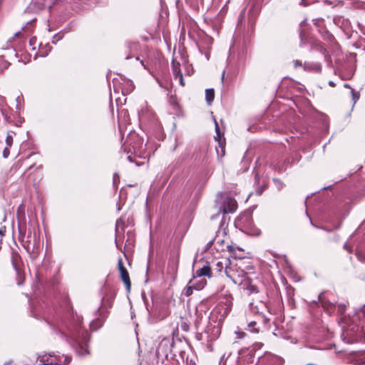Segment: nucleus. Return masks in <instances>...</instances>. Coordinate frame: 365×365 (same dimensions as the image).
Returning a JSON list of instances; mask_svg holds the SVG:
<instances>
[{
  "label": "nucleus",
  "instance_id": "14",
  "mask_svg": "<svg viewBox=\"0 0 365 365\" xmlns=\"http://www.w3.org/2000/svg\"><path fill=\"white\" fill-rule=\"evenodd\" d=\"M215 131H216V134H217V138H218V140H219V145L220 147H222V153L220 154V156L223 157L225 155V148L222 146V143H221V140H220L221 133L220 130V127H219L218 123L216 121V120H215Z\"/></svg>",
  "mask_w": 365,
  "mask_h": 365
},
{
  "label": "nucleus",
  "instance_id": "35",
  "mask_svg": "<svg viewBox=\"0 0 365 365\" xmlns=\"http://www.w3.org/2000/svg\"><path fill=\"white\" fill-rule=\"evenodd\" d=\"M255 324H256V323H255V322H250V323L249 324V327H252V326L255 325Z\"/></svg>",
  "mask_w": 365,
  "mask_h": 365
},
{
  "label": "nucleus",
  "instance_id": "34",
  "mask_svg": "<svg viewBox=\"0 0 365 365\" xmlns=\"http://www.w3.org/2000/svg\"><path fill=\"white\" fill-rule=\"evenodd\" d=\"M65 360H66V363H67V364H68V363H70V362H71V359H70V358H68V357H67V356L65 358Z\"/></svg>",
  "mask_w": 365,
  "mask_h": 365
},
{
  "label": "nucleus",
  "instance_id": "1",
  "mask_svg": "<svg viewBox=\"0 0 365 365\" xmlns=\"http://www.w3.org/2000/svg\"><path fill=\"white\" fill-rule=\"evenodd\" d=\"M242 263L241 260L235 259L229 262V265L225 267V274L236 284H245L247 285L249 282L247 279V273L242 269Z\"/></svg>",
  "mask_w": 365,
  "mask_h": 365
},
{
  "label": "nucleus",
  "instance_id": "6",
  "mask_svg": "<svg viewBox=\"0 0 365 365\" xmlns=\"http://www.w3.org/2000/svg\"><path fill=\"white\" fill-rule=\"evenodd\" d=\"M118 267L120 272V277L123 282L125 284L126 289L129 292L130 290L131 282L128 272L123 265L122 258H119L118 260Z\"/></svg>",
  "mask_w": 365,
  "mask_h": 365
},
{
  "label": "nucleus",
  "instance_id": "12",
  "mask_svg": "<svg viewBox=\"0 0 365 365\" xmlns=\"http://www.w3.org/2000/svg\"><path fill=\"white\" fill-rule=\"evenodd\" d=\"M191 281L195 282V289L196 290H200L207 284V281L205 278H197V279H195V277H193V279H191Z\"/></svg>",
  "mask_w": 365,
  "mask_h": 365
},
{
  "label": "nucleus",
  "instance_id": "23",
  "mask_svg": "<svg viewBox=\"0 0 365 365\" xmlns=\"http://www.w3.org/2000/svg\"><path fill=\"white\" fill-rule=\"evenodd\" d=\"M351 93L352 96L353 104H355L359 98V94L357 92H355L353 89H351Z\"/></svg>",
  "mask_w": 365,
  "mask_h": 365
},
{
  "label": "nucleus",
  "instance_id": "27",
  "mask_svg": "<svg viewBox=\"0 0 365 365\" xmlns=\"http://www.w3.org/2000/svg\"><path fill=\"white\" fill-rule=\"evenodd\" d=\"M119 179H120V178H119L118 174V173H114V174H113V184H114L115 185L118 183V182L119 181Z\"/></svg>",
  "mask_w": 365,
  "mask_h": 365
},
{
  "label": "nucleus",
  "instance_id": "46",
  "mask_svg": "<svg viewBox=\"0 0 365 365\" xmlns=\"http://www.w3.org/2000/svg\"><path fill=\"white\" fill-rule=\"evenodd\" d=\"M244 334H242V335L240 336V338H242Z\"/></svg>",
  "mask_w": 365,
  "mask_h": 365
},
{
  "label": "nucleus",
  "instance_id": "11",
  "mask_svg": "<svg viewBox=\"0 0 365 365\" xmlns=\"http://www.w3.org/2000/svg\"><path fill=\"white\" fill-rule=\"evenodd\" d=\"M247 279L249 282V284L245 285V284H242L240 286H242V289L247 290L250 293H257L258 292V287L255 284H253V282L250 277H247Z\"/></svg>",
  "mask_w": 365,
  "mask_h": 365
},
{
  "label": "nucleus",
  "instance_id": "15",
  "mask_svg": "<svg viewBox=\"0 0 365 365\" xmlns=\"http://www.w3.org/2000/svg\"><path fill=\"white\" fill-rule=\"evenodd\" d=\"M229 262L231 260L225 259L223 261H220L216 263V269L218 272H221L222 269L225 270L226 266L229 265Z\"/></svg>",
  "mask_w": 365,
  "mask_h": 365
},
{
  "label": "nucleus",
  "instance_id": "16",
  "mask_svg": "<svg viewBox=\"0 0 365 365\" xmlns=\"http://www.w3.org/2000/svg\"><path fill=\"white\" fill-rule=\"evenodd\" d=\"M180 66L179 63H175L174 61H173L172 71H173V73L175 76V77L182 75Z\"/></svg>",
  "mask_w": 365,
  "mask_h": 365
},
{
  "label": "nucleus",
  "instance_id": "3",
  "mask_svg": "<svg viewBox=\"0 0 365 365\" xmlns=\"http://www.w3.org/2000/svg\"><path fill=\"white\" fill-rule=\"evenodd\" d=\"M115 297V293L110 290L106 296L103 297L101 300L102 307L97 310L98 317L93 319L91 324V328L93 330H96L100 328L108 316V312H105L103 309V307L110 308L113 304V299Z\"/></svg>",
  "mask_w": 365,
  "mask_h": 365
},
{
  "label": "nucleus",
  "instance_id": "44",
  "mask_svg": "<svg viewBox=\"0 0 365 365\" xmlns=\"http://www.w3.org/2000/svg\"><path fill=\"white\" fill-rule=\"evenodd\" d=\"M345 87H349L348 84L344 85Z\"/></svg>",
  "mask_w": 365,
  "mask_h": 365
},
{
  "label": "nucleus",
  "instance_id": "4",
  "mask_svg": "<svg viewBox=\"0 0 365 365\" xmlns=\"http://www.w3.org/2000/svg\"><path fill=\"white\" fill-rule=\"evenodd\" d=\"M341 339L348 344L364 341L363 330L359 325L354 323L350 324L346 328L343 327Z\"/></svg>",
  "mask_w": 365,
  "mask_h": 365
},
{
  "label": "nucleus",
  "instance_id": "9",
  "mask_svg": "<svg viewBox=\"0 0 365 365\" xmlns=\"http://www.w3.org/2000/svg\"><path fill=\"white\" fill-rule=\"evenodd\" d=\"M205 276H207L209 277L211 276V269L208 265H205L203 267L197 269L194 274L195 279H197V278H202V277Z\"/></svg>",
  "mask_w": 365,
  "mask_h": 365
},
{
  "label": "nucleus",
  "instance_id": "20",
  "mask_svg": "<svg viewBox=\"0 0 365 365\" xmlns=\"http://www.w3.org/2000/svg\"><path fill=\"white\" fill-rule=\"evenodd\" d=\"M29 46L31 47V49L34 51L36 49V46H38L40 48L41 44L38 43L37 38L36 37H32L29 40Z\"/></svg>",
  "mask_w": 365,
  "mask_h": 365
},
{
  "label": "nucleus",
  "instance_id": "40",
  "mask_svg": "<svg viewBox=\"0 0 365 365\" xmlns=\"http://www.w3.org/2000/svg\"><path fill=\"white\" fill-rule=\"evenodd\" d=\"M362 312H363V314L364 315L365 317V306L364 307V308L362 309Z\"/></svg>",
  "mask_w": 365,
  "mask_h": 365
},
{
  "label": "nucleus",
  "instance_id": "8",
  "mask_svg": "<svg viewBox=\"0 0 365 365\" xmlns=\"http://www.w3.org/2000/svg\"><path fill=\"white\" fill-rule=\"evenodd\" d=\"M237 208V201L230 197L225 198L222 202V212L223 213L234 212Z\"/></svg>",
  "mask_w": 365,
  "mask_h": 365
},
{
  "label": "nucleus",
  "instance_id": "29",
  "mask_svg": "<svg viewBox=\"0 0 365 365\" xmlns=\"http://www.w3.org/2000/svg\"><path fill=\"white\" fill-rule=\"evenodd\" d=\"M9 154V150L7 148H5L4 152H3L4 157V158H7Z\"/></svg>",
  "mask_w": 365,
  "mask_h": 365
},
{
  "label": "nucleus",
  "instance_id": "45",
  "mask_svg": "<svg viewBox=\"0 0 365 365\" xmlns=\"http://www.w3.org/2000/svg\"><path fill=\"white\" fill-rule=\"evenodd\" d=\"M128 158L129 160H131L130 156H128Z\"/></svg>",
  "mask_w": 365,
  "mask_h": 365
},
{
  "label": "nucleus",
  "instance_id": "2",
  "mask_svg": "<svg viewBox=\"0 0 365 365\" xmlns=\"http://www.w3.org/2000/svg\"><path fill=\"white\" fill-rule=\"evenodd\" d=\"M235 225L242 232L252 236H258L261 231L255 227L252 220V212L247 210L240 214L235 221Z\"/></svg>",
  "mask_w": 365,
  "mask_h": 365
},
{
  "label": "nucleus",
  "instance_id": "31",
  "mask_svg": "<svg viewBox=\"0 0 365 365\" xmlns=\"http://www.w3.org/2000/svg\"><path fill=\"white\" fill-rule=\"evenodd\" d=\"M294 63L295 67L298 66L299 65H301V63L298 60L294 61Z\"/></svg>",
  "mask_w": 365,
  "mask_h": 365
},
{
  "label": "nucleus",
  "instance_id": "33",
  "mask_svg": "<svg viewBox=\"0 0 365 365\" xmlns=\"http://www.w3.org/2000/svg\"><path fill=\"white\" fill-rule=\"evenodd\" d=\"M356 255L357 258H358L359 260H361V261H362V260H363V259H362V257H361L359 254L356 253Z\"/></svg>",
  "mask_w": 365,
  "mask_h": 365
},
{
  "label": "nucleus",
  "instance_id": "37",
  "mask_svg": "<svg viewBox=\"0 0 365 365\" xmlns=\"http://www.w3.org/2000/svg\"><path fill=\"white\" fill-rule=\"evenodd\" d=\"M250 331H252V332H258V329H255V328L251 329Z\"/></svg>",
  "mask_w": 365,
  "mask_h": 365
},
{
  "label": "nucleus",
  "instance_id": "41",
  "mask_svg": "<svg viewBox=\"0 0 365 365\" xmlns=\"http://www.w3.org/2000/svg\"><path fill=\"white\" fill-rule=\"evenodd\" d=\"M76 342L80 345V346H83L81 344V342L78 340V339H76Z\"/></svg>",
  "mask_w": 365,
  "mask_h": 365
},
{
  "label": "nucleus",
  "instance_id": "10",
  "mask_svg": "<svg viewBox=\"0 0 365 365\" xmlns=\"http://www.w3.org/2000/svg\"><path fill=\"white\" fill-rule=\"evenodd\" d=\"M266 307V304L262 301L258 302H252L250 303V309L253 313H262L260 310Z\"/></svg>",
  "mask_w": 365,
  "mask_h": 365
},
{
  "label": "nucleus",
  "instance_id": "42",
  "mask_svg": "<svg viewBox=\"0 0 365 365\" xmlns=\"http://www.w3.org/2000/svg\"><path fill=\"white\" fill-rule=\"evenodd\" d=\"M120 223V220H118L117 222H116V227L118 226V224Z\"/></svg>",
  "mask_w": 365,
  "mask_h": 365
},
{
  "label": "nucleus",
  "instance_id": "32",
  "mask_svg": "<svg viewBox=\"0 0 365 365\" xmlns=\"http://www.w3.org/2000/svg\"><path fill=\"white\" fill-rule=\"evenodd\" d=\"M228 250L231 252H234V247L232 246H227Z\"/></svg>",
  "mask_w": 365,
  "mask_h": 365
},
{
  "label": "nucleus",
  "instance_id": "26",
  "mask_svg": "<svg viewBox=\"0 0 365 365\" xmlns=\"http://www.w3.org/2000/svg\"><path fill=\"white\" fill-rule=\"evenodd\" d=\"M12 136L11 135H7L6 137V144L9 145V146H11V144H12Z\"/></svg>",
  "mask_w": 365,
  "mask_h": 365
},
{
  "label": "nucleus",
  "instance_id": "30",
  "mask_svg": "<svg viewBox=\"0 0 365 365\" xmlns=\"http://www.w3.org/2000/svg\"><path fill=\"white\" fill-rule=\"evenodd\" d=\"M344 248L345 250H346L349 252H350V253L351 252V249L348 246V244H347V243H345V244L344 245Z\"/></svg>",
  "mask_w": 365,
  "mask_h": 365
},
{
  "label": "nucleus",
  "instance_id": "47",
  "mask_svg": "<svg viewBox=\"0 0 365 365\" xmlns=\"http://www.w3.org/2000/svg\"><path fill=\"white\" fill-rule=\"evenodd\" d=\"M133 150H134V152H135V147L133 146Z\"/></svg>",
  "mask_w": 365,
  "mask_h": 365
},
{
  "label": "nucleus",
  "instance_id": "22",
  "mask_svg": "<svg viewBox=\"0 0 365 365\" xmlns=\"http://www.w3.org/2000/svg\"><path fill=\"white\" fill-rule=\"evenodd\" d=\"M263 346L262 342H257L252 345L250 349V352L256 351L257 349H260Z\"/></svg>",
  "mask_w": 365,
  "mask_h": 365
},
{
  "label": "nucleus",
  "instance_id": "25",
  "mask_svg": "<svg viewBox=\"0 0 365 365\" xmlns=\"http://www.w3.org/2000/svg\"><path fill=\"white\" fill-rule=\"evenodd\" d=\"M266 189V186L265 185H262L261 187H258L255 192L257 195H261L262 193L264 192V190Z\"/></svg>",
  "mask_w": 365,
  "mask_h": 365
},
{
  "label": "nucleus",
  "instance_id": "36",
  "mask_svg": "<svg viewBox=\"0 0 365 365\" xmlns=\"http://www.w3.org/2000/svg\"><path fill=\"white\" fill-rule=\"evenodd\" d=\"M225 72L223 71L222 73V81H224V78H225Z\"/></svg>",
  "mask_w": 365,
  "mask_h": 365
},
{
  "label": "nucleus",
  "instance_id": "43",
  "mask_svg": "<svg viewBox=\"0 0 365 365\" xmlns=\"http://www.w3.org/2000/svg\"><path fill=\"white\" fill-rule=\"evenodd\" d=\"M20 33H16L15 36H19Z\"/></svg>",
  "mask_w": 365,
  "mask_h": 365
},
{
  "label": "nucleus",
  "instance_id": "13",
  "mask_svg": "<svg viewBox=\"0 0 365 365\" xmlns=\"http://www.w3.org/2000/svg\"><path fill=\"white\" fill-rule=\"evenodd\" d=\"M215 98V91L213 88H207L205 90V99L207 104L210 105Z\"/></svg>",
  "mask_w": 365,
  "mask_h": 365
},
{
  "label": "nucleus",
  "instance_id": "19",
  "mask_svg": "<svg viewBox=\"0 0 365 365\" xmlns=\"http://www.w3.org/2000/svg\"><path fill=\"white\" fill-rule=\"evenodd\" d=\"M9 66V63L0 57V73L3 72Z\"/></svg>",
  "mask_w": 365,
  "mask_h": 365
},
{
  "label": "nucleus",
  "instance_id": "39",
  "mask_svg": "<svg viewBox=\"0 0 365 365\" xmlns=\"http://www.w3.org/2000/svg\"><path fill=\"white\" fill-rule=\"evenodd\" d=\"M43 365H61L59 364H43Z\"/></svg>",
  "mask_w": 365,
  "mask_h": 365
},
{
  "label": "nucleus",
  "instance_id": "24",
  "mask_svg": "<svg viewBox=\"0 0 365 365\" xmlns=\"http://www.w3.org/2000/svg\"><path fill=\"white\" fill-rule=\"evenodd\" d=\"M231 305H232V302H231L230 299H227V302H226V309L225 311V314L228 313L230 311Z\"/></svg>",
  "mask_w": 365,
  "mask_h": 365
},
{
  "label": "nucleus",
  "instance_id": "38",
  "mask_svg": "<svg viewBox=\"0 0 365 365\" xmlns=\"http://www.w3.org/2000/svg\"><path fill=\"white\" fill-rule=\"evenodd\" d=\"M329 84L331 86H335V84H334V83L333 81H329Z\"/></svg>",
  "mask_w": 365,
  "mask_h": 365
},
{
  "label": "nucleus",
  "instance_id": "21",
  "mask_svg": "<svg viewBox=\"0 0 365 365\" xmlns=\"http://www.w3.org/2000/svg\"><path fill=\"white\" fill-rule=\"evenodd\" d=\"M19 258V256L18 255H13L12 257V263H13V266L15 269V270L16 271V272L18 274H19V268L17 267V264H16V261L17 259Z\"/></svg>",
  "mask_w": 365,
  "mask_h": 365
},
{
  "label": "nucleus",
  "instance_id": "28",
  "mask_svg": "<svg viewBox=\"0 0 365 365\" xmlns=\"http://www.w3.org/2000/svg\"><path fill=\"white\" fill-rule=\"evenodd\" d=\"M176 78H179V83H180V84L182 86H185V82H184V80H183L182 74V75H180L179 76H177Z\"/></svg>",
  "mask_w": 365,
  "mask_h": 365
},
{
  "label": "nucleus",
  "instance_id": "18",
  "mask_svg": "<svg viewBox=\"0 0 365 365\" xmlns=\"http://www.w3.org/2000/svg\"><path fill=\"white\" fill-rule=\"evenodd\" d=\"M193 289H195V282L190 281L187 287L185 288V294L186 296H190L192 294Z\"/></svg>",
  "mask_w": 365,
  "mask_h": 365
},
{
  "label": "nucleus",
  "instance_id": "17",
  "mask_svg": "<svg viewBox=\"0 0 365 365\" xmlns=\"http://www.w3.org/2000/svg\"><path fill=\"white\" fill-rule=\"evenodd\" d=\"M51 49V46L49 45V43H47L45 45L44 47L42 46L39 48V56H46L48 55V51H50Z\"/></svg>",
  "mask_w": 365,
  "mask_h": 365
},
{
  "label": "nucleus",
  "instance_id": "7",
  "mask_svg": "<svg viewBox=\"0 0 365 365\" xmlns=\"http://www.w3.org/2000/svg\"><path fill=\"white\" fill-rule=\"evenodd\" d=\"M61 0H33L31 3L32 9L41 10L44 8L51 9L53 6L60 2Z\"/></svg>",
  "mask_w": 365,
  "mask_h": 365
},
{
  "label": "nucleus",
  "instance_id": "5",
  "mask_svg": "<svg viewBox=\"0 0 365 365\" xmlns=\"http://www.w3.org/2000/svg\"><path fill=\"white\" fill-rule=\"evenodd\" d=\"M319 300L320 301L324 309L329 314L334 310L335 308H337V312L339 314H343L346 311V307L345 304H336L331 303L323 298L322 293L319 295Z\"/></svg>",
  "mask_w": 365,
  "mask_h": 365
}]
</instances>
